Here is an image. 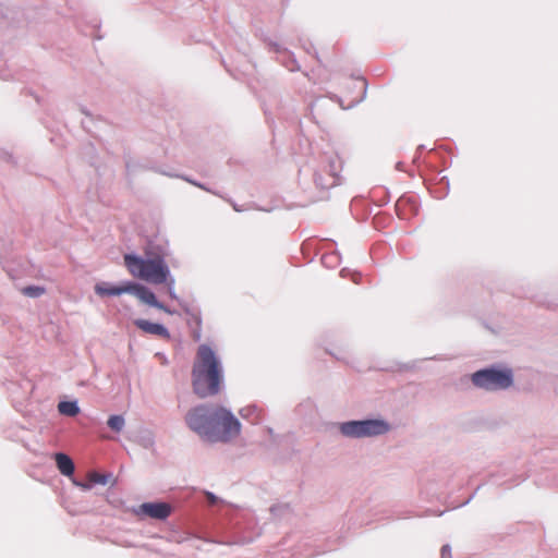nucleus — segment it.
<instances>
[{"label": "nucleus", "instance_id": "nucleus-1", "mask_svg": "<svg viewBox=\"0 0 558 558\" xmlns=\"http://www.w3.org/2000/svg\"><path fill=\"white\" fill-rule=\"evenodd\" d=\"M222 381L223 368L220 360L210 347L199 345L192 368L194 392L201 398L217 395Z\"/></svg>", "mask_w": 558, "mask_h": 558}, {"label": "nucleus", "instance_id": "nucleus-20", "mask_svg": "<svg viewBox=\"0 0 558 558\" xmlns=\"http://www.w3.org/2000/svg\"><path fill=\"white\" fill-rule=\"evenodd\" d=\"M181 178H182L184 181H186V182H189V183H191V184H193V185H195V186H197V187H199V189H202V190H205V191H207V192H210V190H209V189H207V187H206L205 185H203L202 183L194 181L193 179H190V178H187V177H181Z\"/></svg>", "mask_w": 558, "mask_h": 558}, {"label": "nucleus", "instance_id": "nucleus-13", "mask_svg": "<svg viewBox=\"0 0 558 558\" xmlns=\"http://www.w3.org/2000/svg\"><path fill=\"white\" fill-rule=\"evenodd\" d=\"M58 410L66 416H75L80 412V408L75 401H62L58 404Z\"/></svg>", "mask_w": 558, "mask_h": 558}, {"label": "nucleus", "instance_id": "nucleus-5", "mask_svg": "<svg viewBox=\"0 0 558 558\" xmlns=\"http://www.w3.org/2000/svg\"><path fill=\"white\" fill-rule=\"evenodd\" d=\"M209 441L228 442L239 436L241 423L239 420L223 407H215Z\"/></svg>", "mask_w": 558, "mask_h": 558}, {"label": "nucleus", "instance_id": "nucleus-11", "mask_svg": "<svg viewBox=\"0 0 558 558\" xmlns=\"http://www.w3.org/2000/svg\"><path fill=\"white\" fill-rule=\"evenodd\" d=\"M56 462L59 471L65 475L70 476L74 472V463L71 460V458L64 453H57L56 454Z\"/></svg>", "mask_w": 558, "mask_h": 558}, {"label": "nucleus", "instance_id": "nucleus-10", "mask_svg": "<svg viewBox=\"0 0 558 558\" xmlns=\"http://www.w3.org/2000/svg\"><path fill=\"white\" fill-rule=\"evenodd\" d=\"M134 324L137 328H140L146 333L155 335L166 339L170 337L168 329L160 324L151 323L146 319H136L134 320Z\"/></svg>", "mask_w": 558, "mask_h": 558}, {"label": "nucleus", "instance_id": "nucleus-18", "mask_svg": "<svg viewBox=\"0 0 558 558\" xmlns=\"http://www.w3.org/2000/svg\"><path fill=\"white\" fill-rule=\"evenodd\" d=\"M141 444L145 447V448H150L153 445H154V438L150 434H148L146 437H143L142 440H141Z\"/></svg>", "mask_w": 558, "mask_h": 558}, {"label": "nucleus", "instance_id": "nucleus-21", "mask_svg": "<svg viewBox=\"0 0 558 558\" xmlns=\"http://www.w3.org/2000/svg\"><path fill=\"white\" fill-rule=\"evenodd\" d=\"M74 484L77 486V487H81L83 490H89L93 486V483L88 481V483H82V482H76L74 481Z\"/></svg>", "mask_w": 558, "mask_h": 558}, {"label": "nucleus", "instance_id": "nucleus-6", "mask_svg": "<svg viewBox=\"0 0 558 558\" xmlns=\"http://www.w3.org/2000/svg\"><path fill=\"white\" fill-rule=\"evenodd\" d=\"M216 405H199L190 410L185 416L187 426L201 437L209 439Z\"/></svg>", "mask_w": 558, "mask_h": 558}, {"label": "nucleus", "instance_id": "nucleus-15", "mask_svg": "<svg viewBox=\"0 0 558 558\" xmlns=\"http://www.w3.org/2000/svg\"><path fill=\"white\" fill-rule=\"evenodd\" d=\"M22 293L29 298H38L45 293V288L38 286H28L22 289Z\"/></svg>", "mask_w": 558, "mask_h": 558}, {"label": "nucleus", "instance_id": "nucleus-12", "mask_svg": "<svg viewBox=\"0 0 558 558\" xmlns=\"http://www.w3.org/2000/svg\"><path fill=\"white\" fill-rule=\"evenodd\" d=\"M341 168H342V161L340 160V158L338 156L332 157L329 160V172H330V175H331V180L329 182H326V183H320L322 186L330 187V186L336 185L337 182H338V173L341 170Z\"/></svg>", "mask_w": 558, "mask_h": 558}, {"label": "nucleus", "instance_id": "nucleus-7", "mask_svg": "<svg viewBox=\"0 0 558 558\" xmlns=\"http://www.w3.org/2000/svg\"><path fill=\"white\" fill-rule=\"evenodd\" d=\"M130 294L135 295L141 302L148 304L153 307L159 308L161 311H165L169 314H172V312L166 307L162 303H160L156 295L145 286L132 282L130 281Z\"/></svg>", "mask_w": 558, "mask_h": 558}, {"label": "nucleus", "instance_id": "nucleus-22", "mask_svg": "<svg viewBox=\"0 0 558 558\" xmlns=\"http://www.w3.org/2000/svg\"><path fill=\"white\" fill-rule=\"evenodd\" d=\"M206 496L211 505L216 504L218 500V498L213 493H207Z\"/></svg>", "mask_w": 558, "mask_h": 558}, {"label": "nucleus", "instance_id": "nucleus-2", "mask_svg": "<svg viewBox=\"0 0 558 558\" xmlns=\"http://www.w3.org/2000/svg\"><path fill=\"white\" fill-rule=\"evenodd\" d=\"M124 264L131 275L154 284L165 283L170 277L168 265L161 257L142 258L136 255L126 254Z\"/></svg>", "mask_w": 558, "mask_h": 558}, {"label": "nucleus", "instance_id": "nucleus-14", "mask_svg": "<svg viewBox=\"0 0 558 558\" xmlns=\"http://www.w3.org/2000/svg\"><path fill=\"white\" fill-rule=\"evenodd\" d=\"M107 425L110 429L120 433L124 428L125 420L122 415H111L107 421Z\"/></svg>", "mask_w": 558, "mask_h": 558}, {"label": "nucleus", "instance_id": "nucleus-8", "mask_svg": "<svg viewBox=\"0 0 558 558\" xmlns=\"http://www.w3.org/2000/svg\"><path fill=\"white\" fill-rule=\"evenodd\" d=\"M140 512L153 519L163 520L170 514L171 508L166 502H145L141 505Z\"/></svg>", "mask_w": 558, "mask_h": 558}, {"label": "nucleus", "instance_id": "nucleus-17", "mask_svg": "<svg viewBox=\"0 0 558 558\" xmlns=\"http://www.w3.org/2000/svg\"><path fill=\"white\" fill-rule=\"evenodd\" d=\"M166 283L168 287V293H169L170 298L177 299V295L174 293V279L170 276L168 278V280L166 281Z\"/></svg>", "mask_w": 558, "mask_h": 558}, {"label": "nucleus", "instance_id": "nucleus-9", "mask_svg": "<svg viewBox=\"0 0 558 558\" xmlns=\"http://www.w3.org/2000/svg\"><path fill=\"white\" fill-rule=\"evenodd\" d=\"M94 290L99 296H118L123 293H129L130 281L123 282L120 286H111L109 282L101 281L95 284Z\"/></svg>", "mask_w": 558, "mask_h": 558}, {"label": "nucleus", "instance_id": "nucleus-19", "mask_svg": "<svg viewBox=\"0 0 558 558\" xmlns=\"http://www.w3.org/2000/svg\"><path fill=\"white\" fill-rule=\"evenodd\" d=\"M440 557L441 558H452L451 557V548L449 545H444L440 549Z\"/></svg>", "mask_w": 558, "mask_h": 558}, {"label": "nucleus", "instance_id": "nucleus-3", "mask_svg": "<svg viewBox=\"0 0 558 558\" xmlns=\"http://www.w3.org/2000/svg\"><path fill=\"white\" fill-rule=\"evenodd\" d=\"M341 436L349 439L375 438L391 430V425L384 418L352 420L337 424Z\"/></svg>", "mask_w": 558, "mask_h": 558}, {"label": "nucleus", "instance_id": "nucleus-16", "mask_svg": "<svg viewBox=\"0 0 558 558\" xmlns=\"http://www.w3.org/2000/svg\"><path fill=\"white\" fill-rule=\"evenodd\" d=\"M88 480L93 484L106 485L109 481V475L92 472L88 474Z\"/></svg>", "mask_w": 558, "mask_h": 558}, {"label": "nucleus", "instance_id": "nucleus-4", "mask_svg": "<svg viewBox=\"0 0 558 558\" xmlns=\"http://www.w3.org/2000/svg\"><path fill=\"white\" fill-rule=\"evenodd\" d=\"M474 387L494 392L507 390L513 385V372L508 367H486L471 375Z\"/></svg>", "mask_w": 558, "mask_h": 558}]
</instances>
